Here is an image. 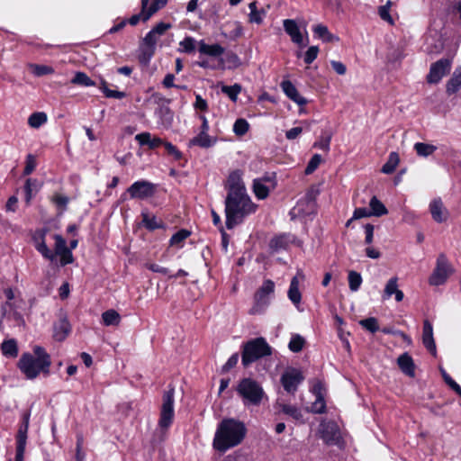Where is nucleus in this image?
<instances>
[{
  "label": "nucleus",
  "mask_w": 461,
  "mask_h": 461,
  "mask_svg": "<svg viewBox=\"0 0 461 461\" xmlns=\"http://www.w3.org/2000/svg\"><path fill=\"white\" fill-rule=\"evenodd\" d=\"M226 188L228 194L225 199V224L230 230L253 213L257 205L247 193L242 173L240 170H235L229 175Z\"/></svg>",
  "instance_id": "nucleus-1"
},
{
  "label": "nucleus",
  "mask_w": 461,
  "mask_h": 461,
  "mask_svg": "<svg viewBox=\"0 0 461 461\" xmlns=\"http://www.w3.org/2000/svg\"><path fill=\"white\" fill-rule=\"evenodd\" d=\"M247 429L242 421L224 419L217 426L212 440L213 448L221 453L239 446L246 437Z\"/></svg>",
  "instance_id": "nucleus-2"
},
{
  "label": "nucleus",
  "mask_w": 461,
  "mask_h": 461,
  "mask_svg": "<svg viewBox=\"0 0 461 461\" xmlns=\"http://www.w3.org/2000/svg\"><path fill=\"white\" fill-rule=\"evenodd\" d=\"M34 355L23 353L18 362V367L27 379L36 378L41 372L48 375L51 365L50 356L41 346L33 348Z\"/></svg>",
  "instance_id": "nucleus-3"
},
{
  "label": "nucleus",
  "mask_w": 461,
  "mask_h": 461,
  "mask_svg": "<svg viewBox=\"0 0 461 461\" xmlns=\"http://www.w3.org/2000/svg\"><path fill=\"white\" fill-rule=\"evenodd\" d=\"M271 354V347L264 338L260 337L251 339L243 345L242 365L248 366L259 358L270 356Z\"/></svg>",
  "instance_id": "nucleus-4"
},
{
  "label": "nucleus",
  "mask_w": 461,
  "mask_h": 461,
  "mask_svg": "<svg viewBox=\"0 0 461 461\" xmlns=\"http://www.w3.org/2000/svg\"><path fill=\"white\" fill-rule=\"evenodd\" d=\"M237 393L245 405L258 406L267 397L262 386L251 378L240 380L237 386Z\"/></svg>",
  "instance_id": "nucleus-5"
},
{
  "label": "nucleus",
  "mask_w": 461,
  "mask_h": 461,
  "mask_svg": "<svg viewBox=\"0 0 461 461\" xmlns=\"http://www.w3.org/2000/svg\"><path fill=\"white\" fill-rule=\"evenodd\" d=\"M275 291V283L267 279L258 288L254 295V305L250 308L249 313L251 315L260 314L265 312L269 304L268 296Z\"/></svg>",
  "instance_id": "nucleus-6"
},
{
  "label": "nucleus",
  "mask_w": 461,
  "mask_h": 461,
  "mask_svg": "<svg viewBox=\"0 0 461 461\" xmlns=\"http://www.w3.org/2000/svg\"><path fill=\"white\" fill-rule=\"evenodd\" d=\"M174 388H170L163 394V402L158 420V426L163 429H167L174 419Z\"/></svg>",
  "instance_id": "nucleus-7"
},
{
  "label": "nucleus",
  "mask_w": 461,
  "mask_h": 461,
  "mask_svg": "<svg viewBox=\"0 0 461 461\" xmlns=\"http://www.w3.org/2000/svg\"><path fill=\"white\" fill-rule=\"evenodd\" d=\"M276 186V177L275 173L266 174L262 177L254 179L253 192L257 198L265 199L268 196L269 192Z\"/></svg>",
  "instance_id": "nucleus-8"
},
{
  "label": "nucleus",
  "mask_w": 461,
  "mask_h": 461,
  "mask_svg": "<svg viewBox=\"0 0 461 461\" xmlns=\"http://www.w3.org/2000/svg\"><path fill=\"white\" fill-rule=\"evenodd\" d=\"M132 199H147L154 195L156 185L146 180L134 182L127 190Z\"/></svg>",
  "instance_id": "nucleus-9"
},
{
  "label": "nucleus",
  "mask_w": 461,
  "mask_h": 461,
  "mask_svg": "<svg viewBox=\"0 0 461 461\" xmlns=\"http://www.w3.org/2000/svg\"><path fill=\"white\" fill-rule=\"evenodd\" d=\"M451 272V268L444 255H439L437 259V266L429 277L431 285H440L444 284Z\"/></svg>",
  "instance_id": "nucleus-10"
},
{
  "label": "nucleus",
  "mask_w": 461,
  "mask_h": 461,
  "mask_svg": "<svg viewBox=\"0 0 461 461\" xmlns=\"http://www.w3.org/2000/svg\"><path fill=\"white\" fill-rule=\"evenodd\" d=\"M30 414L25 413L23 417V424L20 426L16 437V456L15 461H23V455L27 441Z\"/></svg>",
  "instance_id": "nucleus-11"
},
{
  "label": "nucleus",
  "mask_w": 461,
  "mask_h": 461,
  "mask_svg": "<svg viewBox=\"0 0 461 461\" xmlns=\"http://www.w3.org/2000/svg\"><path fill=\"white\" fill-rule=\"evenodd\" d=\"M303 380L302 373L297 369L285 371L281 376V383L287 393H294L298 385Z\"/></svg>",
  "instance_id": "nucleus-12"
},
{
  "label": "nucleus",
  "mask_w": 461,
  "mask_h": 461,
  "mask_svg": "<svg viewBox=\"0 0 461 461\" xmlns=\"http://www.w3.org/2000/svg\"><path fill=\"white\" fill-rule=\"evenodd\" d=\"M321 437L328 445H337L339 442L340 432L335 422H322L321 424Z\"/></svg>",
  "instance_id": "nucleus-13"
},
{
  "label": "nucleus",
  "mask_w": 461,
  "mask_h": 461,
  "mask_svg": "<svg viewBox=\"0 0 461 461\" xmlns=\"http://www.w3.org/2000/svg\"><path fill=\"white\" fill-rule=\"evenodd\" d=\"M47 232V229H40L35 230V232L32 235V241L35 249L38 250V252H40L42 255V257L50 261H53L55 259V255L48 248L45 242V236Z\"/></svg>",
  "instance_id": "nucleus-14"
},
{
  "label": "nucleus",
  "mask_w": 461,
  "mask_h": 461,
  "mask_svg": "<svg viewBox=\"0 0 461 461\" xmlns=\"http://www.w3.org/2000/svg\"><path fill=\"white\" fill-rule=\"evenodd\" d=\"M55 240V253L56 256L60 257V265L66 266L73 262V255L71 249L67 247L66 240L59 234L54 235Z\"/></svg>",
  "instance_id": "nucleus-15"
},
{
  "label": "nucleus",
  "mask_w": 461,
  "mask_h": 461,
  "mask_svg": "<svg viewBox=\"0 0 461 461\" xmlns=\"http://www.w3.org/2000/svg\"><path fill=\"white\" fill-rule=\"evenodd\" d=\"M71 325L64 312H60L59 320L53 325V338L57 341H63L70 333Z\"/></svg>",
  "instance_id": "nucleus-16"
},
{
  "label": "nucleus",
  "mask_w": 461,
  "mask_h": 461,
  "mask_svg": "<svg viewBox=\"0 0 461 461\" xmlns=\"http://www.w3.org/2000/svg\"><path fill=\"white\" fill-rule=\"evenodd\" d=\"M450 70V62L447 59H440L434 63L428 75L429 83H438Z\"/></svg>",
  "instance_id": "nucleus-17"
},
{
  "label": "nucleus",
  "mask_w": 461,
  "mask_h": 461,
  "mask_svg": "<svg viewBox=\"0 0 461 461\" xmlns=\"http://www.w3.org/2000/svg\"><path fill=\"white\" fill-rule=\"evenodd\" d=\"M283 26L285 32L290 36L291 41L302 47L304 46L303 34L302 33L299 25L293 19H285L283 21Z\"/></svg>",
  "instance_id": "nucleus-18"
},
{
  "label": "nucleus",
  "mask_w": 461,
  "mask_h": 461,
  "mask_svg": "<svg viewBox=\"0 0 461 461\" xmlns=\"http://www.w3.org/2000/svg\"><path fill=\"white\" fill-rule=\"evenodd\" d=\"M221 35L230 41H235L243 34V27L238 21H228L221 25Z\"/></svg>",
  "instance_id": "nucleus-19"
},
{
  "label": "nucleus",
  "mask_w": 461,
  "mask_h": 461,
  "mask_svg": "<svg viewBox=\"0 0 461 461\" xmlns=\"http://www.w3.org/2000/svg\"><path fill=\"white\" fill-rule=\"evenodd\" d=\"M1 315L2 318L14 321L18 326L25 325L23 315L17 312L14 303L12 302H6L1 306Z\"/></svg>",
  "instance_id": "nucleus-20"
},
{
  "label": "nucleus",
  "mask_w": 461,
  "mask_h": 461,
  "mask_svg": "<svg viewBox=\"0 0 461 461\" xmlns=\"http://www.w3.org/2000/svg\"><path fill=\"white\" fill-rule=\"evenodd\" d=\"M217 142V138L210 136L207 131H201L192 138L188 142V147L197 146L202 149H209L214 146Z\"/></svg>",
  "instance_id": "nucleus-21"
},
{
  "label": "nucleus",
  "mask_w": 461,
  "mask_h": 461,
  "mask_svg": "<svg viewBox=\"0 0 461 461\" xmlns=\"http://www.w3.org/2000/svg\"><path fill=\"white\" fill-rule=\"evenodd\" d=\"M429 212L433 220L438 223L447 221L448 212L440 199H434L429 203Z\"/></svg>",
  "instance_id": "nucleus-22"
},
{
  "label": "nucleus",
  "mask_w": 461,
  "mask_h": 461,
  "mask_svg": "<svg viewBox=\"0 0 461 461\" xmlns=\"http://www.w3.org/2000/svg\"><path fill=\"white\" fill-rule=\"evenodd\" d=\"M281 87L286 96L296 103L298 105L306 104L307 100L299 94L298 90L291 81H283L281 83Z\"/></svg>",
  "instance_id": "nucleus-23"
},
{
  "label": "nucleus",
  "mask_w": 461,
  "mask_h": 461,
  "mask_svg": "<svg viewBox=\"0 0 461 461\" xmlns=\"http://www.w3.org/2000/svg\"><path fill=\"white\" fill-rule=\"evenodd\" d=\"M422 341L426 348L435 356L437 349L433 338V328L429 321H425L423 324Z\"/></svg>",
  "instance_id": "nucleus-24"
},
{
  "label": "nucleus",
  "mask_w": 461,
  "mask_h": 461,
  "mask_svg": "<svg viewBox=\"0 0 461 461\" xmlns=\"http://www.w3.org/2000/svg\"><path fill=\"white\" fill-rule=\"evenodd\" d=\"M299 278L303 279V275L298 273L295 276H294L291 280L288 289V298L295 305L299 304L302 300V294L299 291Z\"/></svg>",
  "instance_id": "nucleus-25"
},
{
  "label": "nucleus",
  "mask_w": 461,
  "mask_h": 461,
  "mask_svg": "<svg viewBox=\"0 0 461 461\" xmlns=\"http://www.w3.org/2000/svg\"><path fill=\"white\" fill-rule=\"evenodd\" d=\"M397 364L400 369L405 375L411 377L415 375L414 363L411 357L408 353L402 354L397 359Z\"/></svg>",
  "instance_id": "nucleus-26"
},
{
  "label": "nucleus",
  "mask_w": 461,
  "mask_h": 461,
  "mask_svg": "<svg viewBox=\"0 0 461 461\" xmlns=\"http://www.w3.org/2000/svg\"><path fill=\"white\" fill-rule=\"evenodd\" d=\"M167 0H154L151 5L147 10L149 0H141V7L143 9V21H148L153 14L166 5Z\"/></svg>",
  "instance_id": "nucleus-27"
},
{
  "label": "nucleus",
  "mask_w": 461,
  "mask_h": 461,
  "mask_svg": "<svg viewBox=\"0 0 461 461\" xmlns=\"http://www.w3.org/2000/svg\"><path fill=\"white\" fill-rule=\"evenodd\" d=\"M314 34L324 42L339 41V37L330 32L328 27L321 23L312 28Z\"/></svg>",
  "instance_id": "nucleus-28"
},
{
  "label": "nucleus",
  "mask_w": 461,
  "mask_h": 461,
  "mask_svg": "<svg viewBox=\"0 0 461 461\" xmlns=\"http://www.w3.org/2000/svg\"><path fill=\"white\" fill-rule=\"evenodd\" d=\"M276 406L284 414L292 417L295 420H302L303 413L300 408L295 405L277 402Z\"/></svg>",
  "instance_id": "nucleus-29"
},
{
  "label": "nucleus",
  "mask_w": 461,
  "mask_h": 461,
  "mask_svg": "<svg viewBox=\"0 0 461 461\" xmlns=\"http://www.w3.org/2000/svg\"><path fill=\"white\" fill-rule=\"evenodd\" d=\"M224 48L219 44H206L203 41L199 43V51L211 57H219L224 53Z\"/></svg>",
  "instance_id": "nucleus-30"
},
{
  "label": "nucleus",
  "mask_w": 461,
  "mask_h": 461,
  "mask_svg": "<svg viewBox=\"0 0 461 461\" xmlns=\"http://www.w3.org/2000/svg\"><path fill=\"white\" fill-rule=\"evenodd\" d=\"M249 22L251 23L261 24L263 23L264 17L266 16V11L264 9H258L257 2H251L249 5Z\"/></svg>",
  "instance_id": "nucleus-31"
},
{
  "label": "nucleus",
  "mask_w": 461,
  "mask_h": 461,
  "mask_svg": "<svg viewBox=\"0 0 461 461\" xmlns=\"http://www.w3.org/2000/svg\"><path fill=\"white\" fill-rule=\"evenodd\" d=\"M1 349L5 357H16L18 355V347L15 339L5 340L1 345Z\"/></svg>",
  "instance_id": "nucleus-32"
},
{
  "label": "nucleus",
  "mask_w": 461,
  "mask_h": 461,
  "mask_svg": "<svg viewBox=\"0 0 461 461\" xmlns=\"http://www.w3.org/2000/svg\"><path fill=\"white\" fill-rule=\"evenodd\" d=\"M413 149L416 151L417 155L422 158H427L432 155L437 150V147L435 145L424 142L415 143Z\"/></svg>",
  "instance_id": "nucleus-33"
},
{
  "label": "nucleus",
  "mask_w": 461,
  "mask_h": 461,
  "mask_svg": "<svg viewBox=\"0 0 461 461\" xmlns=\"http://www.w3.org/2000/svg\"><path fill=\"white\" fill-rule=\"evenodd\" d=\"M370 212L373 216L380 217L387 214L388 211L384 203L377 199L376 196H373L369 202Z\"/></svg>",
  "instance_id": "nucleus-34"
},
{
  "label": "nucleus",
  "mask_w": 461,
  "mask_h": 461,
  "mask_svg": "<svg viewBox=\"0 0 461 461\" xmlns=\"http://www.w3.org/2000/svg\"><path fill=\"white\" fill-rule=\"evenodd\" d=\"M460 89H461V68L459 69H456L454 72L453 77L447 82V92L451 95V94L456 93Z\"/></svg>",
  "instance_id": "nucleus-35"
},
{
  "label": "nucleus",
  "mask_w": 461,
  "mask_h": 461,
  "mask_svg": "<svg viewBox=\"0 0 461 461\" xmlns=\"http://www.w3.org/2000/svg\"><path fill=\"white\" fill-rule=\"evenodd\" d=\"M290 239L287 235L283 234L273 238L270 240L269 247L274 251L285 249L289 245Z\"/></svg>",
  "instance_id": "nucleus-36"
},
{
  "label": "nucleus",
  "mask_w": 461,
  "mask_h": 461,
  "mask_svg": "<svg viewBox=\"0 0 461 461\" xmlns=\"http://www.w3.org/2000/svg\"><path fill=\"white\" fill-rule=\"evenodd\" d=\"M142 222L144 226L149 230H154L163 227V222L157 219L156 216L150 215L148 212H142Z\"/></svg>",
  "instance_id": "nucleus-37"
},
{
  "label": "nucleus",
  "mask_w": 461,
  "mask_h": 461,
  "mask_svg": "<svg viewBox=\"0 0 461 461\" xmlns=\"http://www.w3.org/2000/svg\"><path fill=\"white\" fill-rule=\"evenodd\" d=\"M48 117L44 112H36L29 116L28 124L33 129H38L46 123Z\"/></svg>",
  "instance_id": "nucleus-38"
},
{
  "label": "nucleus",
  "mask_w": 461,
  "mask_h": 461,
  "mask_svg": "<svg viewBox=\"0 0 461 461\" xmlns=\"http://www.w3.org/2000/svg\"><path fill=\"white\" fill-rule=\"evenodd\" d=\"M400 161L399 155L396 152H391L386 163L382 167L381 171L384 174H392Z\"/></svg>",
  "instance_id": "nucleus-39"
},
{
  "label": "nucleus",
  "mask_w": 461,
  "mask_h": 461,
  "mask_svg": "<svg viewBox=\"0 0 461 461\" xmlns=\"http://www.w3.org/2000/svg\"><path fill=\"white\" fill-rule=\"evenodd\" d=\"M102 320L105 326L118 325L121 316L115 310H108L102 314Z\"/></svg>",
  "instance_id": "nucleus-40"
},
{
  "label": "nucleus",
  "mask_w": 461,
  "mask_h": 461,
  "mask_svg": "<svg viewBox=\"0 0 461 461\" xmlns=\"http://www.w3.org/2000/svg\"><path fill=\"white\" fill-rule=\"evenodd\" d=\"M41 187L40 183L36 179L28 178L26 180L24 190L26 194V202L30 203L33 194L38 192Z\"/></svg>",
  "instance_id": "nucleus-41"
},
{
  "label": "nucleus",
  "mask_w": 461,
  "mask_h": 461,
  "mask_svg": "<svg viewBox=\"0 0 461 461\" xmlns=\"http://www.w3.org/2000/svg\"><path fill=\"white\" fill-rule=\"evenodd\" d=\"M71 83L73 85L83 86H95V83L84 72H77L75 77L72 78Z\"/></svg>",
  "instance_id": "nucleus-42"
},
{
  "label": "nucleus",
  "mask_w": 461,
  "mask_h": 461,
  "mask_svg": "<svg viewBox=\"0 0 461 461\" xmlns=\"http://www.w3.org/2000/svg\"><path fill=\"white\" fill-rule=\"evenodd\" d=\"M29 68L36 77H42L54 73L53 68L47 65L29 64Z\"/></svg>",
  "instance_id": "nucleus-43"
},
{
  "label": "nucleus",
  "mask_w": 461,
  "mask_h": 461,
  "mask_svg": "<svg viewBox=\"0 0 461 461\" xmlns=\"http://www.w3.org/2000/svg\"><path fill=\"white\" fill-rule=\"evenodd\" d=\"M348 279L349 289L352 292H357L362 284L361 275L354 270H351L348 272Z\"/></svg>",
  "instance_id": "nucleus-44"
},
{
  "label": "nucleus",
  "mask_w": 461,
  "mask_h": 461,
  "mask_svg": "<svg viewBox=\"0 0 461 461\" xmlns=\"http://www.w3.org/2000/svg\"><path fill=\"white\" fill-rule=\"evenodd\" d=\"M158 36H156L152 31H149L143 39L144 43L147 45L149 49L148 59H149L151 56L154 54V50L156 43L158 41Z\"/></svg>",
  "instance_id": "nucleus-45"
},
{
  "label": "nucleus",
  "mask_w": 461,
  "mask_h": 461,
  "mask_svg": "<svg viewBox=\"0 0 461 461\" xmlns=\"http://www.w3.org/2000/svg\"><path fill=\"white\" fill-rule=\"evenodd\" d=\"M304 344V339L302 336L296 334L292 336L290 342L288 344V348L292 352L297 353L303 349Z\"/></svg>",
  "instance_id": "nucleus-46"
},
{
  "label": "nucleus",
  "mask_w": 461,
  "mask_h": 461,
  "mask_svg": "<svg viewBox=\"0 0 461 461\" xmlns=\"http://www.w3.org/2000/svg\"><path fill=\"white\" fill-rule=\"evenodd\" d=\"M241 91V86L238 84L233 86H223L221 87V92L227 95L230 99L233 102L237 101L238 95Z\"/></svg>",
  "instance_id": "nucleus-47"
},
{
  "label": "nucleus",
  "mask_w": 461,
  "mask_h": 461,
  "mask_svg": "<svg viewBox=\"0 0 461 461\" xmlns=\"http://www.w3.org/2000/svg\"><path fill=\"white\" fill-rule=\"evenodd\" d=\"M398 278L397 277H392L388 280V282L385 285L384 291V299L390 298L396 291L398 290Z\"/></svg>",
  "instance_id": "nucleus-48"
},
{
  "label": "nucleus",
  "mask_w": 461,
  "mask_h": 461,
  "mask_svg": "<svg viewBox=\"0 0 461 461\" xmlns=\"http://www.w3.org/2000/svg\"><path fill=\"white\" fill-rule=\"evenodd\" d=\"M326 410V403L323 394L320 392L317 393L316 400L311 407V411L314 413H323Z\"/></svg>",
  "instance_id": "nucleus-49"
},
{
  "label": "nucleus",
  "mask_w": 461,
  "mask_h": 461,
  "mask_svg": "<svg viewBox=\"0 0 461 461\" xmlns=\"http://www.w3.org/2000/svg\"><path fill=\"white\" fill-rule=\"evenodd\" d=\"M190 231L187 230H180L175 233L170 239L171 246H181V243L190 236Z\"/></svg>",
  "instance_id": "nucleus-50"
},
{
  "label": "nucleus",
  "mask_w": 461,
  "mask_h": 461,
  "mask_svg": "<svg viewBox=\"0 0 461 461\" xmlns=\"http://www.w3.org/2000/svg\"><path fill=\"white\" fill-rule=\"evenodd\" d=\"M359 324L366 330L375 333L379 330L378 321L374 317H369L359 321Z\"/></svg>",
  "instance_id": "nucleus-51"
},
{
  "label": "nucleus",
  "mask_w": 461,
  "mask_h": 461,
  "mask_svg": "<svg viewBox=\"0 0 461 461\" xmlns=\"http://www.w3.org/2000/svg\"><path fill=\"white\" fill-rule=\"evenodd\" d=\"M249 125L245 119H238L234 122L233 131L238 136H243L249 131Z\"/></svg>",
  "instance_id": "nucleus-52"
},
{
  "label": "nucleus",
  "mask_w": 461,
  "mask_h": 461,
  "mask_svg": "<svg viewBox=\"0 0 461 461\" xmlns=\"http://www.w3.org/2000/svg\"><path fill=\"white\" fill-rule=\"evenodd\" d=\"M179 46L180 51L190 53L195 49V40L192 37H185L183 41H180Z\"/></svg>",
  "instance_id": "nucleus-53"
},
{
  "label": "nucleus",
  "mask_w": 461,
  "mask_h": 461,
  "mask_svg": "<svg viewBox=\"0 0 461 461\" xmlns=\"http://www.w3.org/2000/svg\"><path fill=\"white\" fill-rule=\"evenodd\" d=\"M322 158L321 156L319 154H314L312 158L310 159L306 168H305V174L310 175L313 173L316 168L319 167V165L321 163Z\"/></svg>",
  "instance_id": "nucleus-54"
},
{
  "label": "nucleus",
  "mask_w": 461,
  "mask_h": 461,
  "mask_svg": "<svg viewBox=\"0 0 461 461\" xmlns=\"http://www.w3.org/2000/svg\"><path fill=\"white\" fill-rule=\"evenodd\" d=\"M441 375L443 376L444 381L447 383V384L454 390L458 395L461 396V387L460 385L454 381L451 376L444 370L440 369Z\"/></svg>",
  "instance_id": "nucleus-55"
},
{
  "label": "nucleus",
  "mask_w": 461,
  "mask_h": 461,
  "mask_svg": "<svg viewBox=\"0 0 461 461\" xmlns=\"http://www.w3.org/2000/svg\"><path fill=\"white\" fill-rule=\"evenodd\" d=\"M319 47L318 46H311L303 56V60L306 64L310 65L312 64L317 58L319 54Z\"/></svg>",
  "instance_id": "nucleus-56"
},
{
  "label": "nucleus",
  "mask_w": 461,
  "mask_h": 461,
  "mask_svg": "<svg viewBox=\"0 0 461 461\" xmlns=\"http://www.w3.org/2000/svg\"><path fill=\"white\" fill-rule=\"evenodd\" d=\"M51 201L63 212L67 209L69 199L66 195L55 194L52 196Z\"/></svg>",
  "instance_id": "nucleus-57"
},
{
  "label": "nucleus",
  "mask_w": 461,
  "mask_h": 461,
  "mask_svg": "<svg viewBox=\"0 0 461 461\" xmlns=\"http://www.w3.org/2000/svg\"><path fill=\"white\" fill-rule=\"evenodd\" d=\"M36 158L32 154H28L26 157L25 167L23 169V175L28 176L32 174L36 167Z\"/></svg>",
  "instance_id": "nucleus-58"
},
{
  "label": "nucleus",
  "mask_w": 461,
  "mask_h": 461,
  "mask_svg": "<svg viewBox=\"0 0 461 461\" xmlns=\"http://www.w3.org/2000/svg\"><path fill=\"white\" fill-rule=\"evenodd\" d=\"M391 5H392V2L391 1H387L386 4L384 5H382L379 7V15L380 17L384 20V21H386L388 22L389 23H393V21L389 14V10H390V7H391Z\"/></svg>",
  "instance_id": "nucleus-59"
},
{
  "label": "nucleus",
  "mask_w": 461,
  "mask_h": 461,
  "mask_svg": "<svg viewBox=\"0 0 461 461\" xmlns=\"http://www.w3.org/2000/svg\"><path fill=\"white\" fill-rule=\"evenodd\" d=\"M163 146L167 154L172 156L176 160H178L182 158V153L172 143L164 141Z\"/></svg>",
  "instance_id": "nucleus-60"
},
{
  "label": "nucleus",
  "mask_w": 461,
  "mask_h": 461,
  "mask_svg": "<svg viewBox=\"0 0 461 461\" xmlns=\"http://www.w3.org/2000/svg\"><path fill=\"white\" fill-rule=\"evenodd\" d=\"M102 90H103L104 95L108 98L122 99L125 96V94L123 92L111 90V89L107 88L105 82H103Z\"/></svg>",
  "instance_id": "nucleus-61"
},
{
  "label": "nucleus",
  "mask_w": 461,
  "mask_h": 461,
  "mask_svg": "<svg viewBox=\"0 0 461 461\" xmlns=\"http://www.w3.org/2000/svg\"><path fill=\"white\" fill-rule=\"evenodd\" d=\"M84 438L81 434L77 436V447H76V461H83L85 454L82 451Z\"/></svg>",
  "instance_id": "nucleus-62"
},
{
  "label": "nucleus",
  "mask_w": 461,
  "mask_h": 461,
  "mask_svg": "<svg viewBox=\"0 0 461 461\" xmlns=\"http://www.w3.org/2000/svg\"><path fill=\"white\" fill-rule=\"evenodd\" d=\"M145 267L152 272L169 276L170 270L167 267H161L155 263H146Z\"/></svg>",
  "instance_id": "nucleus-63"
},
{
  "label": "nucleus",
  "mask_w": 461,
  "mask_h": 461,
  "mask_svg": "<svg viewBox=\"0 0 461 461\" xmlns=\"http://www.w3.org/2000/svg\"><path fill=\"white\" fill-rule=\"evenodd\" d=\"M239 360V355L237 353L230 356V357L227 360V362L222 366L221 371L226 373L230 371L232 367H234Z\"/></svg>",
  "instance_id": "nucleus-64"
}]
</instances>
